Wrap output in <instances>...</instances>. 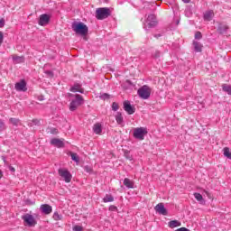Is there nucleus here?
Here are the masks:
<instances>
[{
    "mask_svg": "<svg viewBox=\"0 0 231 231\" xmlns=\"http://www.w3.org/2000/svg\"><path fill=\"white\" fill-rule=\"evenodd\" d=\"M73 230L74 231H82V226H73Z\"/></svg>",
    "mask_w": 231,
    "mask_h": 231,
    "instance_id": "nucleus-41",
    "label": "nucleus"
},
{
    "mask_svg": "<svg viewBox=\"0 0 231 231\" xmlns=\"http://www.w3.org/2000/svg\"><path fill=\"white\" fill-rule=\"evenodd\" d=\"M222 90L225 92V93H227V95H230L231 96V86L228 85V84H223L222 85Z\"/></svg>",
    "mask_w": 231,
    "mask_h": 231,
    "instance_id": "nucleus-26",
    "label": "nucleus"
},
{
    "mask_svg": "<svg viewBox=\"0 0 231 231\" xmlns=\"http://www.w3.org/2000/svg\"><path fill=\"white\" fill-rule=\"evenodd\" d=\"M93 131L96 134H100V133H102V125L99 123L95 124L93 126Z\"/></svg>",
    "mask_w": 231,
    "mask_h": 231,
    "instance_id": "nucleus-23",
    "label": "nucleus"
},
{
    "mask_svg": "<svg viewBox=\"0 0 231 231\" xmlns=\"http://www.w3.org/2000/svg\"><path fill=\"white\" fill-rule=\"evenodd\" d=\"M52 217L55 221H60L62 219V215L59 214V212H54Z\"/></svg>",
    "mask_w": 231,
    "mask_h": 231,
    "instance_id": "nucleus-31",
    "label": "nucleus"
},
{
    "mask_svg": "<svg viewBox=\"0 0 231 231\" xmlns=\"http://www.w3.org/2000/svg\"><path fill=\"white\" fill-rule=\"evenodd\" d=\"M155 37H157V38H158V37H161V35H160V34H156V35H155Z\"/></svg>",
    "mask_w": 231,
    "mask_h": 231,
    "instance_id": "nucleus-54",
    "label": "nucleus"
},
{
    "mask_svg": "<svg viewBox=\"0 0 231 231\" xmlns=\"http://www.w3.org/2000/svg\"><path fill=\"white\" fill-rule=\"evenodd\" d=\"M137 94L140 97V98L147 100L151 97V88H149V86L144 85L138 89Z\"/></svg>",
    "mask_w": 231,
    "mask_h": 231,
    "instance_id": "nucleus-4",
    "label": "nucleus"
},
{
    "mask_svg": "<svg viewBox=\"0 0 231 231\" xmlns=\"http://www.w3.org/2000/svg\"><path fill=\"white\" fill-rule=\"evenodd\" d=\"M115 117H116V121L117 122L118 125H123L124 116H122V112H117Z\"/></svg>",
    "mask_w": 231,
    "mask_h": 231,
    "instance_id": "nucleus-20",
    "label": "nucleus"
},
{
    "mask_svg": "<svg viewBox=\"0 0 231 231\" xmlns=\"http://www.w3.org/2000/svg\"><path fill=\"white\" fill-rule=\"evenodd\" d=\"M104 203H111L115 201V198L111 194H106L103 199Z\"/></svg>",
    "mask_w": 231,
    "mask_h": 231,
    "instance_id": "nucleus-25",
    "label": "nucleus"
},
{
    "mask_svg": "<svg viewBox=\"0 0 231 231\" xmlns=\"http://www.w3.org/2000/svg\"><path fill=\"white\" fill-rule=\"evenodd\" d=\"M162 55V52L160 51H155V52L152 54L153 59H160Z\"/></svg>",
    "mask_w": 231,
    "mask_h": 231,
    "instance_id": "nucleus-35",
    "label": "nucleus"
},
{
    "mask_svg": "<svg viewBox=\"0 0 231 231\" xmlns=\"http://www.w3.org/2000/svg\"><path fill=\"white\" fill-rule=\"evenodd\" d=\"M194 198L197 201H199L201 205H205V199H203V195L200 193H194Z\"/></svg>",
    "mask_w": 231,
    "mask_h": 231,
    "instance_id": "nucleus-24",
    "label": "nucleus"
},
{
    "mask_svg": "<svg viewBox=\"0 0 231 231\" xmlns=\"http://www.w3.org/2000/svg\"><path fill=\"white\" fill-rule=\"evenodd\" d=\"M99 98L101 100H109V98H111V96L107 93H103V94H100Z\"/></svg>",
    "mask_w": 231,
    "mask_h": 231,
    "instance_id": "nucleus-30",
    "label": "nucleus"
},
{
    "mask_svg": "<svg viewBox=\"0 0 231 231\" xmlns=\"http://www.w3.org/2000/svg\"><path fill=\"white\" fill-rule=\"evenodd\" d=\"M147 133V128L137 127L134 130V138H135V140H144Z\"/></svg>",
    "mask_w": 231,
    "mask_h": 231,
    "instance_id": "nucleus-5",
    "label": "nucleus"
},
{
    "mask_svg": "<svg viewBox=\"0 0 231 231\" xmlns=\"http://www.w3.org/2000/svg\"><path fill=\"white\" fill-rule=\"evenodd\" d=\"M38 100H40V102H42V100H44V96H39Z\"/></svg>",
    "mask_w": 231,
    "mask_h": 231,
    "instance_id": "nucleus-45",
    "label": "nucleus"
},
{
    "mask_svg": "<svg viewBox=\"0 0 231 231\" xmlns=\"http://www.w3.org/2000/svg\"><path fill=\"white\" fill-rule=\"evenodd\" d=\"M182 3L189 4L190 3V0H182Z\"/></svg>",
    "mask_w": 231,
    "mask_h": 231,
    "instance_id": "nucleus-47",
    "label": "nucleus"
},
{
    "mask_svg": "<svg viewBox=\"0 0 231 231\" xmlns=\"http://www.w3.org/2000/svg\"><path fill=\"white\" fill-rule=\"evenodd\" d=\"M3 160H4L5 163H6V159L5 157H3Z\"/></svg>",
    "mask_w": 231,
    "mask_h": 231,
    "instance_id": "nucleus-52",
    "label": "nucleus"
},
{
    "mask_svg": "<svg viewBox=\"0 0 231 231\" xmlns=\"http://www.w3.org/2000/svg\"><path fill=\"white\" fill-rule=\"evenodd\" d=\"M205 194H207V196H208V191L204 190Z\"/></svg>",
    "mask_w": 231,
    "mask_h": 231,
    "instance_id": "nucleus-51",
    "label": "nucleus"
},
{
    "mask_svg": "<svg viewBox=\"0 0 231 231\" xmlns=\"http://www.w3.org/2000/svg\"><path fill=\"white\" fill-rule=\"evenodd\" d=\"M70 158H71L72 162H76V163H79V162H80V158L75 152H70Z\"/></svg>",
    "mask_w": 231,
    "mask_h": 231,
    "instance_id": "nucleus-29",
    "label": "nucleus"
},
{
    "mask_svg": "<svg viewBox=\"0 0 231 231\" xmlns=\"http://www.w3.org/2000/svg\"><path fill=\"white\" fill-rule=\"evenodd\" d=\"M45 73L48 75V77L53 78V71L51 70H46Z\"/></svg>",
    "mask_w": 231,
    "mask_h": 231,
    "instance_id": "nucleus-42",
    "label": "nucleus"
},
{
    "mask_svg": "<svg viewBox=\"0 0 231 231\" xmlns=\"http://www.w3.org/2000/svg\"><path fill=\"white\" fill-rule=\"evenodd\" d=\"M9 171H11V172H15V168L9 166Z\"/></svg>",
    "mask_w": 231,
    "mask_h": 231,
    "instance_id": "nucleus-46",
    "label": "nucleus"
},
{
    "mask_svg": "<svg viewBox=\"0 0 231 231\" xmlns=\"http://www.w3.org/2000/svg\"><path fill=\"white\" fill-rule=\"evenodd\" d=\"M9 122H10V124H12L13 125H19V119H17V118H14V117H11L10 119H9Z\"/></svg>",
    "mask_w": 231,
    "mask_h": 231,
    "instance_id": "nucleus-32",
    "label": "nucleus"
},
{
    "mask_svg": "<svg viewBox=\"0 0 231 231\" xmlns=\"http://www.w3.org/2000/svg\"><path fill=\"white\" fill-rule=\"evenodd\" d=\"M203 19L204 21H208V22L212 21V19H214V11L213 10L206 11L204 13Z\"/></svg>",
    "mask_w": 231,
    "mask_h": 231,
    "instance_id": "nucleus-17",
    "label": "nucleus"
},
{
    "mask_svg": "<svg viewBox=\"0 0 231 231\" xmlns=\"http://www.w3.org/2000/svg\"><path fill=\"white\" fill-rule=\"evenodd\" d=\"M22 219L27 226H35V225H37V220H35V217L28 213L22 216Z\"/></svg>",
    "mask_w": 231,
    "mask_h": 231,
    "instance_id": "nucleus-7",
    "label": "nucleus"
},
{
    "mask_svg": "<svg viewBox=\"0 0 231 231\" xmlns=\"http://www.w3.org/2000/svg\"><path fill=\"white\" fill-rule=\"evenodd\" d=\"M84 171H86V172H92V171H93V168H91V166H85L84 167Z\"/></svg>",
    "mask_w": 231,
    "mask_h": 231,
    "instance_id": "nucleus-39",
    "label": "nucleus"
},
{
    "mask_svg": "<svg viewBox=\"0 0 231 231\" xmlns=\"http://www.w3.org/2000/svg\"><path fill=\"white\" fill-rule=\"evenodd\" d=\"M194 51L197 53H201L203 51V44L199 42L193 41Z\"/></svg>",
    "mask_w": 231,
    "mask_h": 231,
    "instance_id": "nucleus-18",
    "label": "nucleus"
},
{
    "mask_svg": "<svg viewBox=\"0 0 231 231\" xmlns=\"http://www.w3.org/2000/svg\"><path fill=\"white\" fill-rule=\"evenodd\" d=\"M117 109H119L118 103L114 102L112 104V111H116Z\"/></svg>",
    "mask_w": 231,
    "mask_h": 231,
    "instance_id": "nucleus-37",
    "label": "nucleus"
},
{
    "mask_svg": "<svg viewBox=\"0 0 231 231\" xmlns=\"http://www.w3.org/2000/svg\"><path fill=\"white\" fill-rule=\"evenodd\" d=\"M51 145H53L54 147H58L59 149L64 148V139H59V138H52L51 140Z\"/></svg>",
    "mask_w": 231,
    "mask_h": 231,
    "instance_id": "nucleus-12",
    "label": "nucleus"
},
{
    "mask_svg": "<svg viewBox=\"0 0 231 231\" xmlns=\"http://www.w3.org/2000/svg\"><path fill=\"white\" fill-rule=\"evenodd\" d=\"M108 210H110V212H116V210H118V208H116V206L115 205H111Z\"/></svg>",
    "mask_w": 231,
    "mask_h": 231,
    "instance_id": "nucleus-38",
    "label": "nucleus"
},
{
    "mask_svg": "<svg viewBox=\"0 0 231 231\" xmlns=\"http://www.w3.org/2000/svg\"><path fill=\"white\" fill-rule=\"evenodd\" d=\"M124 156L126 158V160H133V156H131L128 150L125 151Z\"/></svg>",
    "mask_w": 231,
    "mask_h": 231,
    "instance_id": "nucleus-34",
    "label": "nucleus"
},
{
    "mask_svg": "<svg viewBox=\"0 0 231 231\" xmlns=\"http://www.w3.org/2000/svg\"><path fill=\"white\" fill-rule=\"evenodd\" d=\"M5 131V123L3 121H0V132Z\"/></svg>",
    "mask_w": 231,
    "mask_h": 231,
    "instance_id": "nucleus-43",
    "label": "nucleus"
},
{
    "mask_svg": "<svg viewBox=\"0 0 231 231\" xmlns=\"http://www.w3.org/2000/svg\"><path fill=\"white\" fill-rule=\"evenodd\" d=\"M33 125H41V121L39 119H32L31 122L28 123L29 127H33Z\"/></svg>",
    "mask_w": 231,
    "mask_h": 231,
    "instance_id": "nucleus-28",
    "label": "nucleus"
},
{
    "mask_svg": "<svg viewBox=\"0 0 231 231\" xmlns=\"http://www.w3.org/2000/svg\"><path fill=\"white\" fill-rule=\"evenodd\" d=\"M58 173L60 178H63L65 183L71 182L73 175H71V172H69V171H68L67 169H59Z\"/></svg>",
    "mask_w": 231,
    "mask_h": 231,
    "instance_id": "nucleus-6",
    "label": "nucleus"
},
{
    "mask_svg": "<svg viewBox=\"0 0 231 231\" xmlns=\"http://www.w3.org/2000/svg\"><path fill=\"white\" fill-rule=\"evenodd\" d=\"M127 84H131V80L127 79L126 80Z\"/></svg>",
    "mask_w": 231,
    "mask_h": 231,
    "instance_id": "nucleus-50",
    "label": "nucleus"
},
{
    "mask_svg": "<svg viewBox=\"0 0 231 231\" xmlns=\"http://www.w3.org/2000/svg\"><path fill=\"white\" fill-rule=\"evenodd\" d=\"M4 39H5V35L3 34V32L0 31V46L3 44Z\"/></svg>",
    "mask_w": 231,
    "mask_h": 231,
    "instance_id": "nucleus-40",
    "label": "nucleus"
},
{
    "mask_svg": "<svg viewBox=\"0 0 231 231\" xmlns=\"http://www.w3.org/2000/svg\"><path fill=\"white\" fill-rule=\"evenodd\" d=\"M14 88L16 91H23V93L28 91V88H26V80L21 79L19 82H16L14 85Z\"/></svg>",
    "mask_w": 231,
    "mask_h": 231,
    "instance_id": "nucleus-9",
    "label": "nucleus"
},
{
    "mask_svg": "<svg viewBox=\"0 0 231 231\" xmlns=\"http://www.w3.org/2000/svg\"><path fill=\"white\" fill-rule=\"evenodd\" d=\"M111 15V9L109 7H99L96 10V18L98 21H104Z\"/></svg>",
    "mask_w": 231,
    "mask_h": 231,
    "instance_id": "nucleus-2",
    "label": "nucleus"
},
{
    "mask_svg": "<svg viewBox=\"0 0 231 231\" xmlns=\"http://www.w3.org/2000/svg\"><path fill=\"white\" fill-rule=\"evenodd\" d=\"M13 60L14 64H23V62H24V56L14 55Z\"/></svg>",
    "mask_w": 231,
    "mask_h": 231,
    "instance_id": "nucleus-19",
    "label": "nucleus"
},
{
    "mask_svg": "<svg viewBox=\"0 0 231 231\" xmlns=\"http://www.w3.org/2000/svg\"><path fill=\"white\" fill-rule=\"evenodd\" d=\"M77 96V94H69V97H74Z\"/></svg>",
    "mask_w": 231,
    "mask_h": 231,
    "instance_id": "nucleus-48",
    "label": "nucleus"
},
{
    "mask_svg": "<svg viewBox=\"0 0 231 231\" xmlns=\"http://www.w3.org/2000/svg\"><path fill=\"white\" fill-rule=\"evenodd\" d=\"M195 39H203V34H201V32H195Z\"/></svg>",
    "mask_w": 231,
    "mask_h": 231,
    "instance_id": "nucleus-36",
    "label": "nucleus"
},
{
    "mask_svg": "<svg viewBox=\"0 0 231 231\" xmlns=\"http://www.w3.org/2000/svg\"><path fill=\"white\" fill-rule=\"evenodd\" d=\"M70 91L72 93H81V94H84V88H82V87L79 83L74 84V86L70 88Z\"/></svg>",
    "mask_w": 231,
    "mask_h": 231,
    "instance_id": "nucleus-16",
    "label": "nucleus"
},
{
    "mask_svg": "<svg viewBox=\"0 0 231 231\" xmlns=\"http://www.w3.org/2000/svg\"><path fill=\"white\" fill-rule=\"evenodd\" d=\"M154 210L162 216H169V211H167V208H165V205H163V203L157 204L154 208Z\"/></svg>",
    "mask_w": 231,
    "mask_h": 231,
    "instance_id": "nucleus-10",
    "label": "nucleus"
},
{
    "mask_svg": "<svg viewBox=\"0 0 231 231\" xmlns=\"http://www.w3.org/2000/svg\"><path fill=\"white\" fill-rule=\"evenodd\" d=\"M123 109H125V111L127 112L128 115H134V113L136 112V107L131 105V102L129 100L124 101Z\"/></svg>",
    "mask_w": 231,
    "mask_h": 231,
    "instance_id": "nucleus-8",
    "label": "nucleus"
},
{
    "mask_svg": "<svg viewBox=\"0 0 231 231\" xmlns=\"http://www.w3.org/2000/svg\"><path fill=\"white\" fill-rule=\"evenodd\" d=\"M40 210L42 214H45V216H48L51 212H53V208H51L50 204H42L40 207Z\"/></svg>",
    "mask_w": 231,
    "mask_h": 231,
    "instance_id": "nucleus-13",
    "label": "nucleus"
},
{
    "mask_svg": "<svg viewBox=\"0 0 231 231\" xmlns=\"http://www.w3.org/2000/svg\"><path fill=\"white\" fill-rule=\"evenodd\" d=\"M3 178V171L0 170V180Z\"/></svg>",
    "mask_w": 231,
    "mask_h": 231,
    "instance_id": "nucleus-49",
    "label": "nucleus"
},
{
    "mask_svg": "<svg viewBox=\"0 0 231 231\" xmlns=\"http://www.w3.org/2000/svg\"><path fill=\"white\" fill-rule=\"evenodd\" d=\"M217 33L220 35H225L228 32V26L223 23H219L217 29Z\"/></svg>",
    "mask_w": 231,
    "mask_h": 231,
    "instance_id": "nucleus-15",
    "label": "nucleus"
},
{
    "mask_svg": "<svg viewBox=\"0 0 231 231\" xmlns=\"http://www.w3.org/2000/svg\"><path fill=\"white\" fill-rule=\"evenodd\" d=\"M5 27V19H0V28H4Z\"/></svg>",
    "mask_w": 231,
    "mask_h": 231,
    "instance_id": "nucleus-44",
    "label": "nucleus"
},
{
    "mask_svg": "<svg viewBox=\"0 0 231 231\" xmlns=\"http://www.w3.org/2000/svg\"><path fill=\"white\" fill-rule=\"evenodd\" d=\"M223 152H224V156L226 158H227L228 160H231V152H230V148L228 147H225L223 149Z\"/></svg>",
    "mask_w": 231,
    "mask_h": 231,
    "instance_id": "nucleus-27",
    "label": "nucleus"
},
{
    "mask_svg": "<svg viewBox=\"0 0 231 231\" xmlns=\"http://www.w3.org/2000/svg\"><path fill=\"white\" fill-rule=\"evenodd\" d=\"M71 28L73 32H75L76 35H80L81 37H84L85 41H88L86 36L89 32V28L86 23L82 22H74L72 23Z\"/></svg>",
    "mask_w": 231,
    "mask_h": 231,
    "instance_id": "nucleus-1",
    "label": "nucleus"
},
{
    "mask_svg": "<svg viewBox=\"0 0 231 231\" xmlns=\"http://www.w3.org/2000/svg\"><path fill=\"white\" fill-rule=\"evenodd\" d=\"M170 228H176V226H181V222L178 220H171L168 223Z\"/></svg>",
    "mask_w": 231,
    "mask_h": 231,
    "instance_id": "nucleus-22",
    "label": "nucleus"
},
{
    "mask_svg": "<svg viewBox=\"0 0 231 231\" xmlns=\"http://www.w3.org/2000/svg\"><path fill=\"white\" fill-rule=\"evenodd\" d=\"M82 104H84V97L79 94H76L75 99H72L69 104V111H77Z\"/></svg>",
    "mask_w": 231,
    "mask_h": 231,
    "instance_id": "nucleus-3",
    "label": "nucleus"
},
{
    "mask_svg": "<svg viewBox=\"0 0 231 231\" xmlns=\"http://www.w3.org/2000/svg\"><path fill=\"white\" fill-rule=\"evenodd\" d=\"M123 183L126 186L127 189H134V182L130 180L128 178H125Z\"/></svg>",
    "mask_w": 231,
    "mask_h": 231,
    "instance_id": "nucleus-21",
    "label": "nucleus"
},
{
    "mask_svg": "<svg viewBox=\"0 0 231 231\" xmlns=\"http://www.w3.org/2000/svg\"><path fill=\"white\" fill-rule=\"evenodd\" d=\"M146 23L148 28H154L156 24H158V21L156 20V15L154 14L148 15L146 19Z\"/></svg>",
    "mask_w": 231,
    "mask_h": 231,
    "instance_id": "nucleus-11",
    "label": "nucleus"
},
{
    "mask_svg": "<svg viewBox=\"0 0 231 231\" xmlns=\"http://www.w3.org/2000/svg\"><path fill=\"white\" fill-rule=\"evenodd\" d=\"M49 130H50L49 133L51 134H59V130L57 128L51 127L49 128Z\"/></svg>",
    "mask_w": 231,
    "mask_h": 231,
    "instance_id": "nucleus-33",
    "label": "nucleus"
},
{
    "mask_svg": "<svg viewBox=\"0 0 231 231\" xmlns=\"http://www.w3.org/2000/svg\"><path fill=\"white\" fill-rule=\"evenodd\" d=\"M144 30H147V25L146 24H144Z\"/></svg>",
    "mask_w": 231,
    "mask_h": 231,
    "instance_id": "nucleus-53",
    "label": "nucleus"
},
{
    "mask_svg": "<svg viewBox=\"0 0 231 231\" xmlns=\"http://www.w3.org/2000/svg\"><path fill=\"white\" fill-rule=\"evenodd\" d=\"M49 23H50L49 14H43L40 15L39 22H38V24H40V26H46V24H48Z\"/></svg>",
    "mask_w": 231,
    "mask_h": 231,
    "instance_id": "nucleus-14",
    "label": "nucleus"
}]
</instances>
